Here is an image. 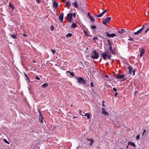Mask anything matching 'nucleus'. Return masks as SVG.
Masks as SVG:
<instances>
[{
  "instance_id": "f257e3e1",
  "label": "nucleus",
  "mask_w": 149,
  "mask_h": 149,
  "mask_svg": "<svg viewBox=\"0 0 149 149\" xmlns=\"http://www.w3.org/2000/svg\"><path fill=\"white\" fill-rule=\"evenodd\" d=\"M111 54L109 52V51L102 53L101 56V57H102L103 59L104 60L107 59H111Z\"/></svg>"
},
{
  "instance_id": "f03ea898",
  "label": "nucleus",
  "mask_w": 149,
  "mask_h": 149,
  "mask_svg": "<svg viewBox=\"0 0 149 149\" xmlns=\"http://www.w3.org/2000/svg\"><path fill=\"white\" fill-rule=\"evenodd\" d=\"M91 56L93 58L97 59L99 57V54L96 50H94L91 53Z\"/></svg>"
},
{
  "instance_id": "7ed1b4c3",
  "label": "nucleus",
  "mask_w": 149,
  "mask_h": 149,
  "mask_svg": "<svg viewBox=\"0 0 149 149\" xmlns=\"http://www.w3.org/2000/svg\"><path fill=\"white\" fill-rule=\"evenodd\" d=\"M77 81L78 83L79 84H86V81L82 77H78L77 78Z\"/></svg>"
},
{
  "instance_id": "20e7f679",
  "label": "nucleus",
  "mask_w": 149,
  "mask_h": 149,
  "mask_svg": "<svg viewBox=\"0 0 149 149\" xmlns=\"http://www.w3.org/2000/svg\"><path fill=\"white\" fill-rule=\"evenodd\" d=\"M111 19V17L104 18L102 21V22L104 24L106 25L110 21Z\"/></svg>"
},
{
  "instance_id": "39448f33",
  "label": "nucleus",
  "mask_w": 149,
  "mask_h": 149,
  "mask_svg": "<svg viewBox=\"0 0 149 149\" xmlns=\"http://www.w3.org/2000/svg\"><path fill=\"white\" fill-rule=\"evenodd\" d=\"M67 20L69 23L72 21V13H69L67 14Z\"/></svg>"
},
{
  "instance_id": "423d86ee",
  "label": "nucleus",
  "mask_w": 149,
  "mask_h": 149,
  "mask_svg": "<svg viewBox=\"0 0 149 149\" xmlns=\"http://www.w3.org/2000/svg\"><path fill=\"white\" fill-rule=\"evenodd\" d=\"M38 111L39 114V120L41 123L43 122V117L40 109L38 110Z\"/></svg>"
},
{
  "instance_id": "0eeeda50",
  "label": "nucleus",
  "mask_w": 149,
  "mask_h": 149,
  "mask_svg": "<svg viewBox=\"0 0 149 149\" xmlns=\"http://www.w3.org/2000/svg\"><path fill=\"white\" fill-rule=\"evenodd\" d=\"M105 33L106 34L107 36L108 37H109V38H111V37L113 38V37H114L115 36H116V34L114 33L110 34L107 31L105 32Z\"/></svg>"
},
{
  "instance_id": "6e6552de",
  "label": "nucleus",
  "mask_w": 149,
  "mask_h": 149,
  "mask_svg": "<svg viewBox=\"0 0 149 149\" xmlns=\"http://www.w3.org/2000/svg\"><path fill=\"white\" fill-rule=\"evenodd\" d=\"M108 11L107 10H105L102 12L101 14L99 15H96V16L97 17H102L104 14L106 13Z\"/></svg>"
},
{
  "instance_id": "1a4fd4ad",
  "label": "nucleus",
  "mask_w": 149,
  "mask_h": 149,
  "mask_svg": "<svg viewBox=\"0 0 149 149\" xmlns=\"http://www.w3.org/2000/svg\"><path fill=\"white\" fill-rule=\"evenodd\" d=\"M108 49L110 53H111V54L114 55L116 54V53L114 50L112 49V46L109 47L108 48Z\"/></svg>"
},
{
  "instance_id": "9d476101",
  "label": "nucleus",
  "mask_w": 149,
  "mask_h": 149,
  "mask_svg": "<svg viewBox=\"0 0 149 149\" xmlns=\"http://www.w3.org/2000/svg\"><path fill=\"white\" fill-rule=\"evenodd\" d=\"M145 27V26L144 25L142 26V27L140 29H139L138 31L136 32H135L134 33V34L135 35H138L139 34V33H140L144 29V28Z\"/></svg>"
},
{
  "instance_id": "9b49d317",
  "label": "nucleus",
  "mask_w": 149,
  "mask_h": 149,
  "mask_svg": "<svg viewBox=\"0 0 149 149\" xmlns=\"http://www.w3.org/2000/svg\"><path fill=\"white\" fill-rule=\"evenodd\" d=\"M64 14L63 13H61L59 17V19L60 20L61 22H62L63 19Z\"/></svg>"
},
{
  "instance_id": "f8f14e48",
  "label": "nucleus",
  "mask_w": 149,
  "mask_h": 149,
  "mask_svg": "<svg viewBox=\"0 0 149 149\" xmlns=\"http://www.w3.org/2000/svg\"><path fill=\"white\" fill-rule=\"evenodd\" d=\"M116 77L117 78L122 79L123 78L125 77V76L124 75L118 74L116 76Z\"/></svg>"
},
{
  "instance_id": "ddd939ff",
  "label": "nucleus",
  "mask_w": 149,
  "mask_h": 149,
  "mask_svg": "<svg viewBox=\"0 0 149 149\" xmlns=\"http://www.w3.org/2000/svg\"><path fill=\"white\" fill-rule=\"evenodd\" d=\"M58 3L56 1H53V6L54 8L55 9H56L58 7Z\"/></svg>"
},
{
  "instance_id": "4468645a",
  "label": "nucleus",
  "mask_w": 149,
  "mask_h": 149,
  "mask_svg": "<svg viewBox=\"0 0 149 149\" xmlns=\"http://www.w3.org/2000/svg\"><path fill=\"white\" fill-rule=\"evenodd\" d=\"M102 113L103 114L105 115H109V113L105 110V109L104 108H102Z\"/></svg>"
},
{
  "instance_id": "2eb2a0df",
  "label": "nucleus",
  "mask_w": 149,
  "mask_h": 149,
  "mask_svg": "<svg viewBox=\"0 0 149 149\" xmlns=\"http://www.w3.org/2000/svg\"><path fill=\"white\" fill-rule=\"evenodd\" d=\"M145 50L143 48H142L140 51V57H142L143 56V54L145 53Z\"/></svg>"
},
{
  "instance_id": "dca6fc26",
  "label": "nucleus",
  "mask_w": 149,
  "mask_h": 149,
  "mask_svg": "<svg viewBox=\"0 0 149 149\" xmlns=\"http://www.w3.org/2000/svg\"><path fill=\"white\" fill-rule=\"evenodd\" d=\"M128 69L129 70V74H131L132 72V67L130 65H129L128 68Z\"/></svg>"
},
{
  "instance_id": "f3484780",
  "label": "nucleus",
  "mask_w": 149,
  "mask_h": 149,
  "mask_svg": "<svg viewBox=\"0 0 149 149\" xmlns=\"http://www.w3.org/2000/svg\"><path fill=\"white\" fill-rule=\"evenodd\" d=\"M71 3L69 1H68L65 4V5L68 8H70V7L71 6Z\"/></svg>"
},
{
  "instance_id": "a211bd4d",
  "label": "nucleus",
  "mask_w": 149,
  "mask_h": 149,
  "mask_svg": "<svg viewBox=\"0 0 149 149\" xmlns=\"http://www.w3.org/2000/svg\"><path fill=\"white\" fill-rule=\"evenodd\" d=\"M72 5H73L75 8H78V5L76 1L72 3Z\"/></svg>"
},
{
  "instance_id": "6ab92c4d",
  "label": "nucleus",
  "mask_w": 149,
  "mask_h": 149,
  "mask_svg": "<svg viewBox=\"0 0 149 149\" xmlns=\"http://www.w3.org/2000/svg\"><path fill=\"white\" fill-rule=\"evenodd\" d=\"M128 145H131L134 147H135L136 146V145L135 143L134 142L131 141L128 142Z\"/></svg>"
},
{
  "instance_id": "aec40b11",
  "label": "nucleus",
  "mask_w": 149,
  "mask_h": 149,
  "mask_svg": "<svg viewBox=\"0 0 149 149\" xmlns=\"http://www.w3.org/2000/svg\"><path fill=\"white\" fill-rule=\"evenodd\" d=\"M9 8L11 9L12 11H13L14 9V7L10 3H9Z\"/></svg>"
},
{
  "instance_id": "412c9836",
  "label": "nucleus",
  "mask_w": 149,
  "mask_h": 149,
  "mask_svg": "<svg viewBox=\"0 0 149 149\" xmlns=\"http://www.w3.org/2000/svg\"><path fill=\"white\" fill-rule=\"evenodd\" d=\"M66 73L67 74L68 73H70V74L72 77H74L75 76V75L74 73V72H70V71H68L66 72Z\"/></svg>"
},
{
  "instance_id": "4be33fe9",
  "label": "nucleus",
  "mask_w": 149,
  "mask_h": 149,
  "mask_svg": "<svg viewBox=\"0 0 149 149\" xmlns=\"http://www.w3.org/2000/svg\"><path fill=\"white\" fill-rule=\"evenodd\" d=\"M77 27V26L76 23H73L71 25V27L73 28H75Z\"/></svg>"
},
{
  "instance_id": "5701e85b",
  "label": "nucleus",
  "mask_w": 149,
  "mask_h": 149,
  "mask_svg": "<svg viewBox=\"0 0 149 149\" xmlns=\"http://www.w3.org/2000/svg\"><path fill=\"white\" fill-rule=\"evenodd\" d=\"M48 85V84L44 83L41 86V87L43 88H46Z\"/></svg>"
},
{
  "instance_id": "b1692460",
  "label": "nucleus",
  "mask_w": 149,
  "mask_h": 149,
  "mask_svg": "<svg viewBox=\"0 0 149 149\" xmlns=\"http://www.w3.org/2000/svg\"><path fill=\"white\" fill-rule=\"evenodd\" d=\"M10 35L13 38L16 39L17 38V36L14 34H10Z\"/></svg>"
},
{
  "instance_id": "393cba45",
  "label": "nucleus",
  "mask_w": 149,
  "mask_h": 149,
  "mask_svg": "<svg viewBox=\"0 0 149 149\" xmlns=\"http://www.w3.org/2000/svg\"><path fill=\"white\" fill-rule=\"evenodd\" d=\"M85 116H86L87 117L88 119H89V118H90V114L88 113H86L85 115Z\"/></svg>"
},
{
  "instance_id": "a878e982",
  "label": "nucleus",
  "mask_w": 149,
  "mask_h": 149,
  "mask_svg": "<svg viewBox=\"0 0 149 149\" xmlns=\"http://www.w3.org/2000/svg\"><path fill=\"white\" fill-rule=\"evenodd\" d=\"M89 18L91 21L92 22H93L95 21L94 19L92 16H90Z\"/></svg>"
},
{
  "instance_id": "bb28decb",
  "label": "nucleus",
  "mask_w": 149,
  "mask_h": 149,
  "mask_svg": "<svg viewBox=\"0 0 149 149\" xmlns=\"http://www.w3.org/2000/svg\"><path fill=\"white\" fill-rule=\"evenodd\" d=\"M72 36V33H68L66 35V36L67 37H71Z\"/></svg>"
},
{
  "instance_id": "cd10ccee",
  "label": "nucleus",
  "mask_w": 149,
  "mask_h": 149,
  "mask_svg": "<svg viewBox=\"0 0 149 149\" xmlns=\"http://www.w3.org/2000/svg\"><path fill=\"white\" fill-rule=\"evenodd\" d=\"M99 40V39L97 37H94L93 39V40H94V41L95 42H96V41L95 40Z\"/></svg>"
},
{
  "instance_id": "c85d7f7f",
  "label": "nucleus",
  "mask_w": 149,
  "mask_h": 149,
  "mask_svg": "<svg viewBox=\"0 0 149 149\" xmlns=\"http://www.w3.org/2000/svg\"><path fill=\"white\" fill-rule=\"evenodd\" d=\"M91 28L93 29H95L96 28V27L95 26L91 25Z\"/></svg>"
},
{
  "instance_id": "c756f323",
  "label": "nucleus",
  "mask_w": 149,
  "mask_h": 149,
  "mask_svg": "<svg viewBox=\"0 0 149 149\" xmlns=\"http://www.w3.org/2000/svg\"><path fill=\"white\" fill-rule=\"evenodd\" d=\"M140 138V135L139 134L137 135L136 136V139L137 140H138Z\"/></svg>"
},
{
  "instance_id": "7c9ffc66",
  "label": "nucleus",
  "mask_w": 149,
  "mask_h": 149,
  "mask_svg": "<svg viewBox=\"0 0 149 149\" xmlns=\"http://www.w3.org/2000/svg\"><path fill=\"white\" fill-rule=\"evenodd\" d=\"M94 140H91V142L89 144V145L90 146H92L94 143Z\"/></svg>"
},
{
  "instance_id": "2f4dec72",
  "label": "nucleus",
  "mask_w": 149,
  "mask_h": 149,
  "mask_svg": "<svg viewBox=\"0 0 149 149\" xmlns=\"http://www.w3.org/2000/svg\"><path fill=\"white\" fill-rule=\"evenodd\" d=\"M105 102V101L103 100L102 102V105L103 107H105V105L104 104V103Z\"/></svg>"
},
{
  "instance_id": "473e14b6",
  "label": "nucleus",
  "mask_w": 149,
  "mask_h": 149,
  "mask_svg": "<svg viewBox=\"0 0 149 149\" xmlns=\"http://www.w3.org/2000/svg\"><path fill=\"white\" fill-rule=\"evenodd\" d=\"M119 33H123L125 32V30L123 29H121L120 31H118Z\"/></svg>"
},
{
  "instance_id": "72a5a7b5",
  "label": "nucleus",
  "mask_w": 149,
  "mask_h": 149,
  "mask_svg": "<svg viewBox=\"0 0 149 149\" xmlns=\"http://www.w3.org/2000/svg\"><path fill=\"white\" fill-rule=\"evenodd\" d=\"M51 51L52 52L53 54H54L56 52L55 50L53 49H51Z\"/></svg>"
},
{
  "instance_id": "f704fd0d",
  "label": "nucleus",
  "mask_w": 149,
  "mask_h": 149,
  "mask_svg": "<svg viewBox=\"0 0 149 149\" xmlns=\"http://www.w3.org/2000/svg\"><path fill=\"white\" fill-rule=\"evenodd\" d=\"M136 69H134L133 71V75H134L135 74V72L136 71Z\"/></svg>"
},
{
  "instance_id": "c9c22d12",
  "label": "nucleus",
  "mask_w": 149,
  "mask_h": 149,
  "mask_svg": "<svg viewBox=\"0 0 149 149\" xmlns=\"http://www.w3.org/2000/svg\"><path fill=\"white\" fill-rule=\"evenodd\" d=\"M86 140L88 141H89L90 142H91V140H93V139H89V138H87L86 139Z\"/></svg>"
},
{
  "instance_id": "e433bc0d",
  "label": "nucleus",
  "mask_w": 149,
  "mask_h": 149,
  "mask_svg": "<svg viewBox=\"0 0 149 149\" xmlns=\"http://www.w3.org/2000/svg\"><path fill=\"white\" fill-rule=\"evenodd\" d=\"M24 75H25V76L27 78V79L29 81V79L28 77V76H27V75L25 74V73H24Z\"/></svg>"
},
{
  "instance_id": "4c0bfd02",
  "label": "nucleus",
  "mask_w": 149,
  "mask_h": 149,
  "mask_svg": "<svg viewBox=\"0 0 149 149\" xmlns=\"http://www.w3.org/2000/svg\"><path fill=\"white\" fill-rule=\"evenodd\" d=\"M128 40H132V41H134V40L133 38H130V39H128Z\"/></svg>"
},
{
  "instance_id": "58836bf2",
  "label": "nucleus",
  "mask_w": 149,
  "mask_h": 149,
  "mask_svg": "<svg viewBox=\"0 0 149 149\" xmlns=\"http://www.w3.org/2000/svg\"><path fill=\"white\" fill-rule=\"evenodd\" d=\"M113 90L115 92H116L117 90L116 88H113Z\"/></svg>"
},
{
  "instance_id": "ea45409f",
  "label": "nucleus",
  "mask_w": 149,
  "mask_h": 149,
  "mask_svg": "<svg viewBox=\"0 0 149 149\" xmlns=\"http://www.w3.org/2000/svg\"><path fill=\"white\" fill-rule=\"evenodd\" d=\"M84 33H85V35L86 36H89V35H88V33H87V32H86V31H84Z\"/></svg>"
},
{
  "instance_id": "a19ab883",
  "label": "nucleus",
  "mask_w": 149,
  "mask_h": 149,
  "mask_svg": "<svg viewBox=\"0 0 149 149\" xmlns=\"http://www.w3.org/2000/svg\"><path fill=\"white\" fill-rule=\"evenodd\" d=\"M36 2L38 3H40V0H36Z\"/></svg>"
},
{
  "instance_id": "79ce46f5",
  "label": "nucleus",
  "mask_w": 149,
  "mask_h": 149,
  "mask_svg": "<svg viewBox=\"0 0 149 149\" xmlns=\"http://www.w3.org/2000/svg\"><path fill=\"white\" fill-rule=\"evenodd\" d=\"M35 78L38 80H40V79L37 76H36L35 77Z\"/></svg>"
},
{
  "instance_id": "37998d69",
  "label": "nucleus",
  "mask_w": 149,
  "mask_h": 149,
  "mask_svg": "<svg viewBox=\"0 0 149 149\" xmlns=\"http://www.w3.org/2000/svg\"><path fill=\"white\" fill-rule=\"evenodd\" d=\"M149 30V28H148L147 29V30L145 31V33H146Z\"/></svg>"
},
{
  "instance_id": "c03bdc74",
  "label": "nucleus",
  "mask_w": 149,
  "mask_h": 149,
  "mask_svg": "<svg viewBox=\"0 0 149 149\" xmlns=\"http://www.w3.org/2000/svg\"><path fill=\"white\" fill-rule=\"evenodd\" d=\"M4 141H6V143L8 144H9V142H8V141H6V139H4Z\"/></svg>"
},
{
  "instance_id": "a18cd8bd",
  "label": "nucleus",
  "mask_w": 149,
  "mask_h": 149,
  "mask_svg": "<svg viewBox=\"0 0 149 149\" xmlns=\"http://www.w3.org/2000/svg\"><path fill=\"white\" fill-rule=\"evenodd\" d=\"M146 131V130H144V131L143 132V133L142 134V135L143 136V135H144V134L145 133Z\"/></svg>"
},
{
  "instance_id": "49530a36",
  "label": "nucleus",
  "mask_w": 149,
  "mask_h": 149,
  "mask_svg": "<svg viewBox=\"0 0 149 149\" xmlns=\"http://www.w3.org/2000/svg\"><path fill=\"white\" fill-rule=\"evenodd\" d=\"M91 87H94V86H93V83L92 82H91Z\"/></svg>"
},
{
  "instance_id": "de8ad7c7",
  "label": "nucleus",
  "mask_w": 149,
  "mask_h": 149,
  "mask_svg": "<svg viewBox=\"0 0 149 149\" xmlns=\"http://www.w3.org/2000/svg\"><path fill=\"white\" fill-rule=\"evenodd\" d=\"M88 17H90V16H91L90 14L89 13H88Z\"/></svg>"
},
{
  "instance_id": "09e8293b",
  "label": "nucleus",
  "mask_w": 149,
  "mask_h": 149,
  "mask_svg": "<svg viewBox=\"0 0 149 149\" xmlns=\"http://www.w3.org/2000/svg\"><path fill=\"white\" fill-rule=\"evenodd\" d=\"M72 16H73V17H75L76 16V14L75 13H72Z\"/></svg>"
},
{
  "instance_id": "8fccbe9b",
  "label": "nucleus",
  "mask_w": 149,
  "mask_h": 149,
  "mask_svg": "<svg viewBox=\"0 0 149 149\" xmlns=\"http://www.w3.org/2000/svg\"><path fill=\"white\" fill-rule=\"evenodd\" d=\"M62 2L65 3L66 2V1L65 0H61Z\"/></svg>"
},
{
  "instance_id": "3c124183",
  "label": "nucleus",
  "mask_w": 149,
  "mask_h": 149,
  "mask_svg": "<svg viewBox=\"0 0 149 149\" xmlns=\"http://www.w3.org/2000/svg\"><path fill=\"white\" fill-rule=\"evenodd\" d=\"M109 47L111 46V45L113 44L112 43H111V42L109 43Z\"/></svg>"
},
{
  "instance_id": "603ef678",
  "label": "nucleus",
  "mask_w": 149,
  "mask_h": 149,
  "mask_svg": "<svg viewBox=\"0 0 149 149\" xmlns=\"http://www.w3.org/2000/svg\"><path fill=\"white\" fill-rule=\"evenodd\" d=\"M109 47L111 46V45L113 44L112 43H111V42L109 43Z\"/></svg>"
},
{
  "instance_id": "864d4df0",
  "label": "nucleus",
  "mask_w": 149,
  "mask_h": 149,
  "mask_svg": "<svg viewBox=\"0 0 149 149\" xmlns=\"http://www.w3.org/2000/svg\"><path fill=\"white\" fill-rule=\"evenodd\" d=\"M118 94V93L117 92H116L115 93V97H116L117 95Z\"/></svg>"
},
{
  "instance_id": "5fc2aeb1",
  "label": "nucleus",
  "mask_w": 149,
  "mask_h": 149,
  "mask_svg": "<svg viewBox=\"0 0 149 149\" xmlns=\"http://www.w3.org/2000/svg\"><path fill=\"white\" fill-rule=\"evenodd\" d=\"M79 113H80V114L81 115H82V116H83V115H82L81 114V111L80 110H79Z\"/></svg>"
},
{
  "instance_id": "6e6d98bb",
  "label": "nucleus",
  "mask_w": 149,
  "mask_h": 149,
  "mask_svg": "<svg viewBox=\"0 0 149 149\" xmlns=\"http://www.w3.org/2000/svg\"><path fill=\"white\" fill-rule=\"evenodd\" d=\"M23 36H25V37L27 36L25 34H24Z\"/></svg>"
},
{
  "instance_id": "4d7b16f0",
  "label": "nucleus",
  "mask_w": 149,
  "mask_h": 149,
  "mask_svg": "<svg viewBox=\"0 0 149 149\" xmlns=\"http://www.w3.org/2000/svg\"><path fill=\"white\" fill-rule=\"evenodd\" d=\"M107 42L109 43L110 42V41L109 40H107Z\"/></svg>"
},
{
  "instance_id": "13d9d810",
  "label": "nucleus",
  "mask_w": 149,
  "mask_h": 149,
  "mask_svg": "<svg viewBox=\"0 0 149 149\" xmlns=\"http://www.w3.org/2000/svg\"><path fill=\"white\" fill-rule=\"evenodd\" d=\"M77 117H76V116H73V118H76Z\"/></svg>"
},
{
  "instance_id": "bf43d9fd",
  "label": "nucleus",
  "mask_w": 149,
  "mask_h": 149,
  "mask_svg": "<svg viewBox=\"0 0 149 149\" xmlns=\"http://www.w3.org/2000/svg\"><path fill=\"white\" fill-rule=\"evenodd\" d=\"M105 76V77H108V75H106Z\"/></svg>"
},
{
  "instance_id": "052dcab7",
  "label": "nucleus",
  "mask_w": 149,
  "mask_h": 149,
  "mask_svg": "<svg viewBox=\"0 0 149 149\" xmlns=\"http://www.w3.org/2000/svg\"><path fill=\"white\" fill-rule=\"evenodd\" d=\"M129 148V147H128V145L126 147V148Z\"/></svg>"
},
{
  "instance_id": "680f3d73",
  "label": "nucleus",
  "mask_w": 149,
  "mask_h": 149,
  "mask_svg": "<svg viewBox=\"0 0 149 149\" xmlns=\"http://www.w3.org/2000/svg\"><path fill=\"white\" fill-rule=\"evenodd\" d=\"M138 93V92H137V91H136L135 92V93Z\"/></svg>"
},
{
  "instance_id": "e2e57ef3",
  "label": "nucleus",
  "mask_w": 149,
  "mask_h": 149,
  "mask_svg": "<svg viewBox=\"0 0 149 149\" xmlns=\"http://www.w3.org/2000/svg\"><path fill=\"white\" fill-rule=\"evenodd\" d=\"M71 107H72V104H71Z\"/></svg>"
},
{
  "instance_id": "0e129e2a",
  "label": "nucleus",
  "mask_w": 149,
  "mask_h": 149,
  "mask_svg": "<svg viewBox=\"0 0 149 149\" xmlns=\"http://www.w3.org/2000/svg\"><path fill=\"white\" fill-rule=\"evenodd\" d=\"M29 9H28V11H29Z\"/></svg>"
},
{
  "instance_id": "69168bd1",
  "label": "nucleus",
  "mask_w": 149,
  "mask_h": 149,
  "mask_svg": "<svg viewBox=\"0 0 149 149\" xmlns=\"http://www.w3.org/2000/svg\"><path fill=\"white\" fill-rule=\"evenodd\" d=\"M54 29V28H53V29L52 30H53Z\"/></svg>"
},
{
  "instance_id": "338daca9",
  "label": "nucleus",
  "mask_w": 149,
  "mask_h": 149,
  "mask_svg": "<svg viewBox=\"0 0 149 149\" xmlns=\"http://www.w3.org/2000/svg\"><path fill=\"white\" fill-rule=\"evenodd\" d=\"M135 42L136 43V42Z\"/></svg>"
}]
</instances>
